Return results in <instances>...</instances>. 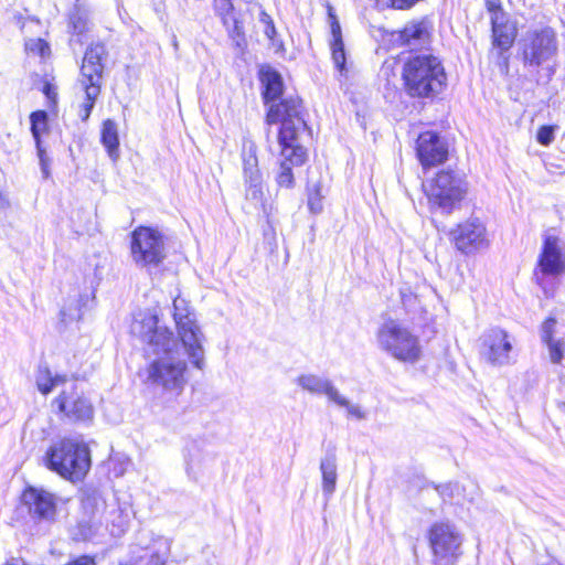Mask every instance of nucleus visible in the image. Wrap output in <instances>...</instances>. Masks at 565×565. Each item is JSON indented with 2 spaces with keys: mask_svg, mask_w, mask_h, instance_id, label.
I'll list each match as a JSON object with an SVG mask.
<instances>
[{
  "mask_svg": "<svg viewBox=\"0 0 565 565\" xmlns=\"http://www.w3.org/2000/svg\"><path fill=\"white\" fill-rule=\"evenodd\" d=\"M434 565H455L461 555V536L449 523H435L428 532Z\"/></svg>",
  "mask_w": 565,
  "mask_h": 565,
  "instance_id": "9d476101",
  "label": "nucleus"
},
{
  "mask_svg": "<svg viewBox=\"0 0 565 565\" xmlns=\"http://www.w3.org/2000/svg\"><path fill=\"white\" fill-rule=\"evenodd\" d=\"M493 44L501 51H508L516 36V30L512 24L499 22V17H491Z\"/></svg>",
  "mask_w": 565,
  "mask_h": 565,
  "instance_id": "393cba45",
  "label": "nucleus"
},
{
  "mask_svg": "<svg viewBox=\"0 0 565 565\" xmlns=\"http://www.w3.org/2000/svg\"><path fill=\"white\" fill-rule=\"evenodd\" d=\"M556 39L551 29L535 31L525 40L523 57L525 64L539 67L556 53Z\"/></svg>",
  "mask_w": 565,
  "mask_h": 565,
  "instance_id": "ddd939ff",
  "label": "nucleus"
},
{
  "mask_svg": "<svg viewBox=\"0 0 565 565\" xmlns=\"http://www.w3.org/2000/svg\"><path fill=\"white\" fill-rule=\"evenodd\" d=\"M43 461L47 469L61 477L79 480L90 467L89 449L84 441L64 438L50 446Z\"/></svg>",
  "mask_w": 565,
  "mask_h": 565,
  "instance_id": "20e7f679",
  "label": "nucleus"
},
{
  "mask_svg": "<svg viewBox=\"0 0 565 565\" xmlns=\"http://www.w3.org/2000/svg\"><path fill=\"white\" fill-rule=\"evenodd\" d=\"M259 81L263 86L262 96L264 104L269 106L268 109H270L273 105H279L286 99L292 98L299 100L301 107V117L303 118V107L299 97L288 96L282 98L279 103H276V100H278L284 93V81L278 71L269 65L262 66L259 70ZM268 111L269 110H267V113Z\"/></svg>",
  "mask_w": 565,
  "mask_h": 565,
  "instance_id": "a211bd4d",
  "label": "nucleus"
},
{
  "mask_svg": "<svg viewBox=\"0 0 565 565\" xmlns=\"http://www.w3.org/2000/svg\"><path fill=\"white\" fill-rule=\"evenodd\" d=\"M131 257L138 267L160 265L166 258L162 234L147 226H139L131 233Z\"/></svg>",
  "mask_w": 565,
  "mask_h": 565,
  "instance_id": "1a4fd4ad",
  "label": "nucleus"
},
{
  "mask_svg": "<svg viewBox=\"0 0 565 565\" xmlns=\"http://www.w3.org/2000/svg\"><path fill=\"white\" fill-rule=\"evenodd\" d=\"M65 565H96V562H95L94 557H92V556L82 555V556L74 558L73 561L68 562Z\"/></svg>",
  "mask_w": 565,
  "mask_h": 565,
  "instance_id": "c03bdc74",
  "label": "nucleus"
},
{
  "mask_svg": "<svg viewBox=\"0 0 565 565\" xmlns=\"http://www.w3.org/2000/svg\"><path fill=\"white\" fill-rule=\"evenodd\" d=\"M107 499L98 491L87 492L82 500V515L70 533L76 542H99L105 536L104 511Z\"/></svg>",
  "mask_w": 565,
  "mask_h": 565,
  "instance_id": "6e6552de",
  "label": "nucleus"
},
{
  "mask_svg": "<svg viewBox=\"0 0 565 565\" xmlns=\"http://www.w3.org/2000/svg\"><path fill=\"white\" fill-rule=\"evenodd\" d=\"M486 7L492 17H499V12L501 11V1L500 0H484Z\"/></svg>",
  "mask_w": 565,
  "mask_h": 565,
  "instance_id": "a18cd8bd",
  "label": "nucleus"
},
{
  "mask_svg": "<svg viewBox=\"0 0 565 565\" xmlns=\"http://www.w3.org/2000/svg\"><path fill=\"white\" fill-rule=\"evenodd\" d=\"M30 122L35 147L40 148L42 134L49 130V114L45 110H35L30 115Z\"/></svg>",
  "mask_w": 565,
  "mask_h": 565,
  "instance_id": "c756f323",
  "label": "nucleus"
},
{
  "mask_svg": "<svg viewBox=\"0 0 565 565\" xmlns=\"http://www.w3.org/2000/svg\"><path fill=\"white\" fill-rule=\"evenodd\" d=\"M555 324H556V320L553 318L547 319L543 323L541 338L544 343L554 340L553 329H554Z\"/></svg>",
  "mask_w": 565,
  "mask_h": 565,
  "instance_id": "79ce46f5",
  "label": "nucleus"
},
{
  "mask_svg": "<svg viewBox=\"0 0 565 565\" xmlns=\"http://www.w3.org/2000/svg\"><path fill=\"white\" fill-rule=\"evenodd\" d=\"M337 461V447L333 443H329L320 460V472L322 476L321 489L326 501H329L335 492L338 480Z\"/></svg>",
  "mask_w": 565,
  "mask_h": 565,
  "instance_id": "412c9836",
  "label": "nucleus"
},
{
  "mask_svg": "<svg viewBox=\"0 0 565 565\" xmlns=\"http://www.w3.org/2000/svg\"><path fill=\"white\" fill-rule=\"evenodd\" d=\"M214 11L221 18L223 24H228V18L234 12V6L231 0H214Z\"/></svg>",
  "mask_w": 565,
  "mask_h": 565,
  "instance_id": "c9c22d12",
  "label": "nucleus"
},
{
  "mask_svg": "<svg viewBox=\"0 0 565 565\" xmlns=\"http://www.w3.org/2000/svg\"><path fill=\"white\" fill-rule=\"evenodd\" d=\"M43 93L51 100L55 99V97H56V93L54 90V87L52 85L47 84V83L43 87Z\"/></svg>",
  "mask_w": 565,
  "mask_h": 565,
  "instance_id": "de8ad7c7",
  "label": "nucleus"
},
{
  "mask_svg": "<svg viewBox=\"0 0 565 565\" xmlns=\"http://www.w3.org/2000/svg\"><path fill=\"white\" fill-rule=\"evenodd\" d=\"M539 266L545 275L555 276L565 271V256L558 246L557 237H545L539 259Z\"/></svg>",
  "mask_w": 565,
  "mask_h": 565,
  "instance_id": "aec40b11",
  "label": "nucleus"
},
{
  "mask_svg": "<svg viewBox=\"0 0 565 565\" xmlns=\"http://www.w3.org/2000/svg\"><path fill=\"white\" fill-rule=\"evenodd\" d=\"M402 76L411 97L431 98L440 94L447 84L441 61L431 54L411 56L403 66Z\"/></svg>",
  "mask_w": 565,
  "mask_h": 565,
  "instance_id": "7ed1b4c3",
  "label": "nucleus"
},
{
  "mask_svg": "<svg viewBox=\"0 0 565 565\" xmlns=\"http://www.w3.org/2000/svg\"><path fill=\"white\" fill-rule=\"evenodd\" d=\"M430 30L431 23L426 18L419 21H411L401 31L399 39L404 45L414 50L429 42Z\"/></svg>",
  "mask_w": 565,
  "mask_h": 565,
  "instance_id": "b1692460",
  "label": "nucleus"
},
{
  "mask_svg": "<svg viewBox=\"0 0 565 565\" xmlns=\"http://www.w3.org/2000/svg\"><path fill=\"white\" fill-rule=\"evenodd\" d=\"M23 502L29 507L30 515L38 522H54L56 518V497L42 489L29 487L22 494Z\"/></svg>",
  "mask_w": 565,
  "mask_h": 565,
  "instance_id": "2eb2a0df",
  "label": "nucleus"
},
{
  "mask_svg": "<svg viewBox=\"0 0 565 565\" xmlns=\"http://www.w3.org/2000/svg\"><path fill=\"white\" fill-rule=\"evenodd\" d=\"M545 344L548 348V354H550L551 362L554 364L561 363V361L564 356L565 341H563L561 339H557V340L554 339L552 341L545 342Z\"/></svg>",
  "mask_w": 565,
  "mask_h": 565,
  "instance_id": "f704fd0d",
  "label": "nucleus"
},
{
  "mask_svg": "<svg viewBox=\"0 0 565 565\" xmlns=\"http://www.w3.org/2000/svg\"><path fill=\"white\" fill-rule=\"evenodd\" d=\"M233 15H236V14L234 12L232 14H230V25H233V20H232Z\"/></svg>",
  "mask_w": 565,
  "mask_h": 565,
  "instance_id": "603ef678",
  "label": "nucleus"
},
{
  "mask_svg": "<svg viewBox=\"0 0 565 565\" xmlns=\"http://www.w3.org/2000/svg\"><path fill=\"white\" fill-rule=\"evenodd\" d=\"M259 21L265 25L264 33L270 41L271 45H276L277 30L271 17L265 11H262L259 14Z\"/></svg>",
  "mask_w": 565,
  "mask_h": 565,
  "instance_id": "4c0bfd02",
  "label": "nucleus"
},
{
  "mask_svg": "<svg viewBox=\"0 0 565 565\" xmlns=\"http://www.w3.org/2000/svg\"><path fill=\"white\" fill-rule=\"evenodd\" d=\"M480 355L494 366H502L510 362L512 343L508 333L499 328H492L480 338Z\"/></svg>",
  "mask_w": 565,
  "mask_h": 565,
  "instance_id": "f8f14e48",
  "label": "nucleus"
},
{
  "mask_svg": "<svg viewBox=\"0 0 565 565\" xmlns=\"http://www.w3.org/2000/svg\"><path fill=\"white\" fill-rule=\"evenodd\" d=\"M199 450V446H198V441L196 440H193L189 446H188V456L185 458V462H186V472L189 476L192 475L193 472V468H194V462L196 460V451Z\"/></svg>",
  "mask_w": 565,
  "mask_h": 565,
  "instance_id": "a19ab883",
  "label": "nucleus"
},
{
  "mask_svg": "<svg viewBox=\"0 0 565 565\" xmlns=\"http://www.w3.org/2000/svg\"><path fill=\"white\" fill-rule=\"evenodd\" d=\"M450 235L457 249L467 255L488 245L486 226L479 218L459 224Z\"/></svg>",
  "mask_w": 565,
  "mask_h": 565,
  "instance_id": "4468645a",
  "label": "nucleus"
},
{
  "mask_svg": "<svg viewBox=\"0 0 565 565\" xmlns=\"http://www.w3.org/2000/svg\"><path fill=\"white\" fill-rule=\"evenodd\" d=\"M66 381H67L66 375L55 374L53 376L51 374L50 369L46 365L39 366V371H38V375H36V386H38V390L42 394H44V395L49 394L50 392H52V390L55 386L63 384Z\"/></svg>",
  "mask_w": 565,
  "mask_h": 565,
  "instance_id": "c85d7f7f",
  "label": "nucleus"
},
{
  "mask_svg": "<svg viewBox=\"0 0 565 565\" xmlns=\"http://www.w3.org/2000/svg\"><path fill=\"white\" fill-rule=\"evenodd\" d=\"M61 316H62V320L65 321L66 320V311L64 309L61 310Z\"/></svg>",
  "mask_w": 565,
  "mask_h": 565,
  "instance_id": "3c124183",
  "label": "nucleus"
},
{
  "mask_svg": "<svg viewBox=\"0 0 565 565\" xmlns=\"http://www.w3.org/2000/svg\"><path fill=\"white\" fill-rule=\"evenodd\" d=\"M465 192L462 180L450 171L439 172L426 191L431 205L444 213H450L455 204L462 200Z\"/></svg>",
  "mask_w": 565,
  "mask_h": 565,
  "instance_id": "9b49d317",
  "label": "nucleus"
},
{
  "mask_svg": "<svg viewBox=\"0 0 565 565\" xmlns=\"http://www.w3.org/2000/svg\"><path fill=\"white\" fill-rule=\"evenodd\" d=\"M268 125L281 122L278 141L281 147L282 161L276 175L280 188L290 189L295 184L292 167L303 164L307 150L299 143V135L307 130V122L301 117L300 103L288 98L279 105H273L266 115Z\"/></svg>",
  "mask_w": 565,
  "mask_h": 565,
  "instance_id": "f03ea898",
  "label": "nucleus"
},
{
  "mask_svg": "<svg viewBox=\"0 0 565 565\" xmlns=\"http://www.w3.org/2000/svg\"><path fill=\"white\" fill-rule=\"evenodd\" d=\"M273 46L276 49V51L284 50V42L276 36V45Z\"/></svg>",
  "mask_w": 565,
  "mask_h": 565,
  "instance_id": "8fccbe9b",
  "label": "nucleus"
},
{
  "mask_svg": "<svg viewBox=\"0 0 565 565\" xmlns=\"http://www.w3.org/2000/svg\"><path fill=\"white\" fill-rule=\"evenodd\" d=\"M4 565H26L22 558L12 557L6 562Z\"/></svg>",
  "mask_w": 565,
  "mask_h": 565,
  "instance_id": "09e8293b",
  "label": "nucleus"
},
{
  "mask_svg": "<svg viewBox=\"0 0 565 565\" xmlns=\"http://www.w3.org/2000/svg\"><path fill=\"white\" fill-rule=\"evenodd\" d=\"M173 320L178 331V342L182 344L191 364L202 370L204 366V335L196 321V315L189 301L177 297L173 300Z\"/></svg>",
  "mask_w": 565,
  "mask_h": 565,
  "instance_id": "39448f33",
  "label": "nucleus"
},
{
  "mask_svg": "<svg viewBox=\"0 0 565 565\" xmlns=\"http://www.w3.org/2000/svg\"><path fill=\"white\" fill-rule=\"evenodd\" d=\"M57 408L73 422H90L94 416L92 403L76 392L73 386L71 392L63 391L54 401Z\"/></svg>",
  "mask_w": 565,
  "mask_h": 565,
  "instance_id": "f3484780",
  "label": "nucleus"
},
{
  "mask_svg": "<svg viewBox=\"0 0 565 565\" xmlns=\"http://www.w3.org/2000/svg\"><path fill=\"white\" fill-rule=\"evenodd\" d=\"M105 533L114 537L122 536L129 529L130 509L127 504H121L115 497L107 500V509L103 516Z\"/></svg>",
  "mask_w": 565,
  "mask_h": 565,
  "instance_id": "6ab92c4d",
  "label": "nucleus"
},
{
  "mask_svg": "<svg viewBox=\"0 0 565 565\" xmlns=\"http://www.w3.org/2000/svg\"><path fill=\"white\" fill-rule=\"evenodd\" d=\"M331 34H332V41H331L330 45H331V52H332V60H333L334 66L340 72V74L344 75L347 73V67H345L347 56H345L344 43L342 40L340 23L337 21V19L334 17H333V21L331 23Z\"/></svg>",
  "mask_w": 565,
  "mask_h": 565,
  "instance_id": "a878e982",
  "label": "nucleus"
},
{
  "mask_svg": "<svg viewBox=\"0 0 565 565\" xmlns=\"http://www.w3.org/2000/svg\"><path fill=\"white\" fill-rule=\"evenodd\" d=\"M296 383L310 394L326 395L331 402H341L340 392L327 377L311 373L301 374L297 377Z\"/></svg>",
  "mask_w": 565,
  "mask_h": 565,
  "instance_id": "5701e85b",
  "label": "nucleus"
},
{
  "mask_svg": "<svg viewBox=\"0 0 565 565\" xmlns=\"http://www.w3.org/2000/svg\"><path fill=\"white\" fill-rule=\"evenodd\" d=\"M430 484L434 487L444 502L451 501L459 490V484L457 482H446L439 484L431 482Z\"/></svg>",
  "mask_w": 565,
  "mask_h": 565,
  "instance_id": "473e14b6",
  "label": "nucleus"
},
{
  "mask_svg": "<svg viewBox=\"0 0 565 565\" xmlns=\"http://www.w3.org/2000/svg\"><path fill=\"white\" fill-rule=\"evenodd\" d=\"M340 399H341V402H333V403L337 404L338 406L345 407L348 413L351 416L356 417L358 419L365 418V416H366L365 412H363L359 405L351 404L349 402V399L345 398L344 396H342L341 394H340Z\"/></svg>",
  "mask_w": 565,
  "mask_h": 565,
  "instance_id": "ea45409f",
  "label": "nucleus"
},
{
  "mask_svg": "<svg viewBox=\"0 0 565 565\" xmlns=\"http://www.w3.org/2000/svg\"><path fill=\"white\" fill-rule=\"evenodd\" d=\"M107 55L106 46L99 42L90 44L85 51L81 66V77L78 79L85 92V100L78 111V116L83 121L88 120L94 109L95 102L100 95L105 67L104 61Z\"/></svg>",
  "mask_w": 565,
  "mask_h": 565,
  "instance_id": "0eeeda50",
  "label": "nucleus"
},
{
  "mask_svg": "<svg viewBox=\"0 0 565 565\" xmlns=\"http://www.w3.org/2000/svg\"><path fill=\"white\" fill-rule=\"evenodd\" d=\"M416 154L424 168L441 164L447 160V142L435 131L422 132L416 141Z\"/></svg>",
  "mask_w": 565,
  "mask_h": 565,
  "instance_id": "dca6fc26",
  "label": "nucleus"
},
{
  "mask_svg": "<svg viewBox=\"0 0 565 565\" xmlns=\"http://www.w3.org/2000/svg\"><path fill=\"white\" fill-rule=\"evenodd\" d=\"M70 319H75V317H70ZM76 319H81V316H77Z\"/></svg>",
  "mask_w": 565,
  "mask_h": 565,
  "instance_id": "864d4df0",
  "label": "nucleus"
},
{
  "mask_svg": "<svg viewBox=\"0 0 565 565\" xmlns=\"http://www.w3.org/2000/svg\"><path fill=\"white\" fill-rule=\"evenodd\" d=\"M36 151H38V157L40 160L41 170L43 172V175L45 178H47L49 177L47 157H46L45 149L42 147V143H40V148H36Z\"/></svg>",
  "mask_w": 565,
  "mask_h": 565,
  "instance_id": "37998d69",
  "label": "nucleus"
},
{
  "mask_svg": "<svg viewBox=\"0 0 565 565\" xmlns=\"http://www.w3.org/2000/svg\"><path fill=\"white\" fill-rule=\"evenodd\" d=\"M70 28L72 29V32L76 35V38H71L70 45H82V35H84L85 32L88 30V19L87 14L79 8H75L70 13Z\"/></svg>",
  "mask_w": 565,
  "mask_h": 565,
  "instance_id": "cd10ccee",
  "label": "nucleus"
},
{
  "mask_svg": "<svg viewBox=\"0 0 565 565\" xmlns=\"http://www.w3.org/2000/svg\"><path fill=\"white\" fill-rule=\"evenodd\" d=\"M25 50L30 53L45 57L50 54V45L43 39H32L25 43Z\"/></svg>",
  "mask_w": 565,
  "mask_h": 565,
  "instance_id": "e433bc0d",
  "label": "nucleus"
},
{
  "mask_svg": "<svg viewBox=\"0 0 565 565\" xmlns=\"http://www.w3.org/2000/svg\"><path fill=\"white\" fill-rule=\"evenodd\" d=\"M256 147L250 143L243 149V175L259 172Z\"/></svg>",
  "mask_w": 565,
  "mask_h": 565,
  "instance_id": "2f4dec72",
  "label": "nucleus"
},
{
  "mask_svg": "<svg viewBox=\"0 0 565 565\" xmlns=\"http://www.w3.org/2000/svg\"><path fill=\"white\" fill-rule=\"evenodd\" d=\"M169 554V545L167 542L162 543V547L151 550L147 553V565H164Z\"/></svg>",
  "mask_w": 565,
  "mask_h": 565,
  "instance_id": "72a5a7b5",
  "label": "nucleus"
},
{
  "mask_svg": "<svg viewBox=\"0 0 565 565\" xmlns=\"http://www.w3.org/2000/svg\"><path fill=\"white\" fill-rule=\"evenodd\" d=\"M376 341L382 351L397 361L413 364L420 359L418 337L396 320L390 319L380 326Z\"/></svg>",
  "mask_w": 565,
  "mask_h": 565,
  "instance_id": "423d86ee",
  "label": "nucleus"
},
{
  "mask_svg": "<svg viewBox=\"0 0 565 565\" xmlns=\"http://www.w3.org/2000/svg\"><path fill=\"white\" fill-rule=\"evenodd\" d=\"M130 333L143 344L146 356L152 358L146 367L145 383L164 393L180 395L188 382V364L175 356L179 342L174 333L150 311L134 316Z\"/></svg>",
  "mask_w": 565,
  "mask_h": 565,
  "instance_id": "f257e3e1",
  "label": "nucleus"
},
{
  "mask_svg": "<svg viewBox=\"0 0 565 565\" xmlns=\"http://www.w3.org/2000/svg\"><path fill=\"white\" fill-rule=\"evenodd\" d=\"M244 183L246 200L253 202L255 205H259L262 213L266 217L268 225L273 226L271 217L274 206L264 200L262 172L259 171L244 175Z\"/></svg>",
  "mask_w": 565,
  "mask_h": 565,
  "instance_id": "4be33fe9",
  "label": "nucleus"
},
{
  "mask_svg": "<svg viewBox=\"0 0 565 565\" xmlns=\"http://www.w3.org/2000/svg\"><path fill=\"white\" fill-rule=\"evenodd\" d=\"M100 141L111 161L116 162L119 158V137L117 124L114 120L106 119L103 122Z\"/></svg>",
  "mask_w": 565,
  "mask_h": 565,
  "instance_id": "bb28decb",
  "label": "nucleus"
},
{
  "mask_svg": "<svg viewBox=\"0 0 565 565\" xmlns=\"http://www.w3.org/2000/svg\"><path fill=\"white\" fill-rule=\"evenodd\" d=\"M308 205L312 213H319L322 210V205L318 196L310 195L308 200Z\"/></svg>",
  "mask_w": 565,
  "mask_h": 565,
  "instance_id": "49530a36",
  "label": "nucleus"
},
{
  "mask_svg": "<svg viewBox=\"0 0 565 565\" xmlns=\"http://www.w3.org/2000/svg\"><path fill=\"white\" fill-rule=\"evenodd\" d=\"M555 126H542L536 134V140L542 146H550L554 140Z\"/></svg>",
  "mask_w": 565,
  "mask_h": 565,
  "instance_id": "58836bf2",
  "label": "nucleus"
},
{
  "mask_svg": "<svg viewBox=\"0 0 565 565\" xmlns=\"http://www.w3.org/2000/svg\"><path fill=\"white\" fill-rule=\"evenodd\" d=\"M233 25L223 24L227 31L228 38L233 41L236 49L243 52L247 45L243 21L239 17L233 15Z\"/></svg>",
  "mask_w": 565,
  "mask_h": 565,
  "instance_id": "7c9ffc66",
  "label": "nucleus"
}]
</instances>
